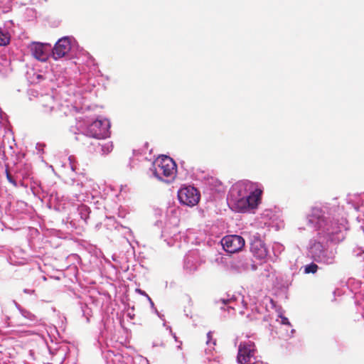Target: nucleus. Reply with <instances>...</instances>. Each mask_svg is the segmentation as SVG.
<instances>
[{"instance_id":"f257e3e1","label":"nucleus","mask_w":364,"mask_h":364,"mask_svg":"<svg viewBox=\"0 0 364 364\" xmlns=\"http://www.w3.org/2000/svg\"><path fill=\"white\" fill-rule=\"evenodd\" d=\"M307 224L317 231V237L309 240L307 246L308 257L314 262L326 265L337 263V248L328 242L343 240L341 227L332 220L326 207L314 206L306 215Z\"/></svg>"},{"instance_id":"f03ea898","label":"nucleus","mask_w":364,"mask_h":364,"mask_svg":"<svg viewBox=\"0 0 364 364\" xmlns=\"http://www.w3.org/2000/svg\"><path fill=\"white\" fill-rule=\"evenodd\" d=\"M262 193L260 184L249 181H240L230 189L227 202L232 210L245 212L258 205Z\"/></svg>"},{"instance_id":"7ed1b4c3","label":"nucleus","mask_w":364,"mask_h":364,"mask_svg":"<svg viewBox=\"0 0 364 364\" xmlns=\"http://www.w3.org/2000/svg\"><path fill=\"white\" fill-rule=\"evenodd\" d=\"M149 173L161 181L170 183L176 176V164L171 157L162 156L154 161Z\"/></svg>"},{"instance_id":"20e7f679","label":"nucleus","mask_w":364,"mask_h":364,"mask_svg":"<svg viewBox=\"0 0 364 364\" xmlns=\"http://www.w3.org/2000/svg\"><path fill=\"white\" fill-rule=\"evenodd\" d=\"M111 124L109 119H97L90 124L88 125L86 129V134H80L76 137L77 140H80L82 138L87 136L95 139H105L110 136Z\"/></svg>"},{"instance_id":"39448f33","label":"nucleus","mask_w":364,"mask_h":364,"mask_svg":"<svg viewBox=\"0 0 364 364\" xmlns=\"http://www.w3.org/2000/svg\"><path fill=\"white\" fill-rule=\"evenodd\" d=\"M257 349L254 342L251 341H242L238 346L237 362L240 364H256Z\"/></svg>"},{"instance_id":"423d86ee","label":"nucleus","mask_w":364,"mask_h":364,"mask_svg":"<svg viewBox=\"0 0 364 364\" xmlns=\"http://www.w3.org/2000/svg\"><path fill=\"white\" fill-rule=\"evenodd\" d=\"M200 192L191 186H183L178 191L179 202L182 205L188 207H193L197 205L200 200Z\"/></svg>"},{"instance_id":"0eeeda50","label":"nucleus","mask_w":364,"mask_h":364,"mask_svg":"<svg viewBox=\"0 0 364 364\" xmlns=\"http://www.w3.org/2000/svg\"><path fill=\"white\" fill-rule=\"evenodd\" d=\"M221 245L225 252L232 254L243 248L245 240L237 235H226L222 239Z\"/></svg>"},{"instance_id":"6e6552de","label":"nucleus","mask_w":364,"mask_h":364,"mask_svg":"<svg viewBox=\"0 0 364 364\" xmlns=\"http://www.w3.org/2000/svg\"><path fill=\"white\" fill-rule=\"evenodd\" d=\"M74 38L70 36H64L60 38L55 44L52 50V56L55 60H58L65 56L73 47Z\"/></svg>"},{"instance_id":"1a4fd4ad","label":"nucleus","mask_w":364,"mask_h":364,"mask_svg":"<svg viewBox=\"0 0 364 364\" xmlns=\"http://www.w3.org/2000/svg\"><path fill=\"white\" fill-rule=\"evenodd\" d=\"M250 251L255 257L259 259H264L268 255L267 248L258 234L254 235L251 238Z\"/></svg>"},{"instance_id":"9d476101","label":"nucleus","mask_w":364,"mask_h":364,"mask_svg":"<svg viewBox=\"0 0 364 364\" xmlns=\"http://www.w3.org/2000/svg\"><path fill=\"white\" fill-rule=\"evenodd\" d=\"M205 260L200 257L198 251L191 250L185 256L184 269L188 272H193L198 269Z\"/></svg>"},{"instance_id":"9b49d317","label":"nucleus","mask_w":364,"mask_h":364,"mask_svg":"<svg viewBox=\"0 0 364 364\" xmlns=\"http://www.w3.org/2000/svg\"><path fill=\"white\" fill-rule=\"evenodd\" d=\"M32 55L37 60L45 62L49 56L50 45L39 42H33L29 46Z\"/></svg>"},{"instance_id":"f8f14e48","label":"nucleus","mask_w":364,"mask_h":364,"mask_svg":"<svg viewBox=\"0 0 364 364\" xmlns=\"http://www.w3.org/2000/svg\"><path fill=\"white\" fill-rule=\"evenodd\" d=\"M38 104L42 108V112L47 114L57 112L60 108L54 96L50 94L41 95L38 98Z\"/></svg>"},{"instance_id":"ddd939ff","label":"nucleus","mask_w":364,"mask_h":364,"mask_svg":"<svg viewBox=\"0 0 364 364\" xmlns=\"http://www.w3.org/2000/svg\"><path fill=\"white\" fill-rule=\"evenodd\" d=\"M31 165L28 164H18L16 168V178L21 181V186H23V180L29 179L32 176Z\"/></svg>"},{"instance_id":"4468645a","label":"nucleus","mask_w":364,"mask_h":364,"mask_svg":"<svg viewBox=\"0 0 364 364\" xmlns=\"http://www.w3.org/2000/svg\"><path fill=\"white\" fill-rule=\"evenodd\" d=\"M220 309L223 311H227L229 314L230 311H235L237 306V298L234 296L231 298H221L215 301Z\"/></svg>"},{"instance_id":"2eb2a0df","label":"nucleus","mask_w":364,"mask_h":364,"mask_svg":"<svg viewBox=\"0 0 364 364\" xmlns=\"http://www.w3.org/2000/svg\"><path fill=\"white\" fill-rule=\"evenodd\" d=\"M83 191V186L81 183H73L70 186V195L68 197L73 198V200L80 201L82 200Z\"/></svg>"},{"instance_id":"dca6fc26","label":"nucleus","mask_w":364,"mask_h":364,"mask_svg":"<svg viewBox=\"0 0 364 364\" xmlns=\"http://www.w3.org/2000/svg\"><path fill=\"white\" fill-rule=\"evenodd\" d=\"M50 353L54 357H57L55 360L58 361L60 364H62L65 358V349L59 347L58 348L53 349L50 347L48 348Z\"/></svg>"},{"instance_id":"f3484780","label":"nucleus","mask_w":364,"mask_h":364,"mask_svg":"<svg viewBox=\"0 0 364 364\" xmlns=\"http://www.w3.org/2000/svg\"><path fill=\"white\" fill-rule=\"evenodd\" d=\"M104 357L107 364H115L117 361H120L122 355L114 353L112 350H107L104 353Z\"/></svg>"},{"instance_id":"a211bd4d","label":"nucleus","mask_w":364,"mask_h":364,"mask_svg":"<svg viewBox=\"0 0 364 364\" xmlns=\"http://www.w3.org/2000/svg\"><path fill=\"white\" fill-rule=\"evenodd\" d=\"M11 34L6 28L0 27V46H5L10 43Z\"/></svg>"},{"instance_id":"6ab92c4d","label":"nucleus","mask_w":364,"mask_h":364,"mask_svg":"<svg viewBox=\"0 0 364 364\" xmlns=\"http://www.w3.org/2000/svg\"><path fill=\"white\" fill-rule=\"evenodd\" d=\"M77 212L81 219L83 220L85 223H87V219L89 218V215L90 213V208L86 205H81L78 207Z\"/></svg>"},{"instance_id":"aec40b11","label":"nucleus","mask_w":364,"mask_h":364,"mask_svg":"<svg viewBox=\"0 0 364 364\" xmlns=\"http://www.w3.org/2000/svg\"><path fill=\"white\" fill-rule=\"evenodd\" d=\"M48 197H49L48 201L50 204H54L55 203H58V202L61 201L63 198V196H60L59 193H58L57 191H54L50 192Z\"/></svg>"},{"instance_id":"412c9836","label":"nucleus","mask_w":364,"mask_h":364,"mask_svg":"<svg viewBox=\"0 0 364 364\" xmlns=\"http://www.w3.org/2000/svg\"><path fill=\"white\" fill-rule=\"evenodd\" d=\"M319 269L318 264L315 262H312L309 264L304 266V273L305 274H315L318 269Z\"/></svg>"},{"instance_id":"4be33fe9","label":"nucleus","mask_w":364,"mask_h":364,"mask_svg":"<svg viewBox=\"0 0 364 364\" xmlns=\"http://www.w3.org/2000/svg\"><path fill=\"white\" fill-rule=\"evenodd\" d=\"M99 146H100L101 151L102 154H108L113 149L112 142L109 141L103 144H98Z\"/></svg>"},{"instance_id":"5701e85b","label":"nucleus","mask_w":364,"mask_h":364,"mask_svg":"<svg viewBox=\"0 0 364 364\" xmlns=\"http://www.w3.org/2000/svg\"><path fill=\"white\" fill-rule=\"evenodd\" d=\"M21 316L31 321H37V317L27 309H21Z\"/></svg>"},{"instance_id":"b1692460","label":"nucleus","mask_w":364,"mask_h":364,"mask_svg":"<svg viewBox=\"0 0 364 364\" xmlns=\"http://www.w3.org/2000/svg\"><path fill=\"white\" fill-rule=\"evenodd\" d=\"M352 254L356 257H363L364 259V248L363 247H355L353 249Z\"/></svg>"},{"instance_id":"393cba45","label":"nucleus","mask_w":364,"mask_h":364,"mask_svg":"<svg viewBox=\"0 0 364 364\" xmlns=\"http://www.w3.org/2000/svg\"><path fill=\"white\" fill-rule=\"evenodd\" d=\"M69 161V165L71 168V170L74 172H76L78 171V168L77 166V161L75 160V158L74 156H70L68 158Z\"/></svg>"},{"instance_id":"a878e982","label":"nucleus","mask_w":364,"mask_h":364,"mask_svg":"<svg viewBox=\"0 0 364 364\" xmlns=\"http://www.w3.org/2000/svg\"><path fill=\"white\" fill-rule=\"evenodd\" d=\"M6 178L9 181V182L16 187L18 186L17 181L19 179L16 178V174L14 175V176H11V174L9 173V171L6 169Z\"/></svg>"},{"instance_id":"bb28decb","label":"nucleus","mask_w":364,"mask_h":364,"mask_svg":"<svg viewBox=\"0 0 364 364\" xmlns=\"http://www.w3.org/2000/svg\"><path fill=\"white\" fill-rule=\"evenodd\" d=\"M11 6L10 0H0V8L9 9Z\"/></svg>"},{"instance_id":"cd10ccee","label":"nucleus","mask_w":364,"mask_h":364,"mask_svg":"<svg viewBox=\"0 0 364 364\" xmlns=\"http://www.w3.org/2000/svg\"><path fill=\"white\" fill-rule=\"evenodd\" d=\"M207 344L208 345H210L211 343L215 346V343H216V341L215 340H213L212 338V335H211V332H208L207 333Z\"/></svg>"},{"instance_id":"c85d7f7f","label":"nucleus","mask_w":364,"mask_h":364,"mask_svg":"<svg viewBox=\"0 0 364 364\" xmlns=\"http://www.w3.org/2000/svg\"><path fill=\"white\" fill-rule=\"evenodd\" d=\"M279 317L281 318V323L284 325L291 326L290 322L289 321V319L284 316L280 315Z\"/></svg>"},{"instance_id":"c756f323","label":"nucleus","mask_w":364,"mask_h":364,"mask_svg":"<svg viewBox=\"0 0 364 364\" xmlns=\"http://www.w3.org/2000/svg\"><path fill=\"white\" fill-rule=\"evenodd\" d=\"M23 292L28 294H33L35 293L34 289H24Z\"/></svg>"},{"instance_id":"7c9ffc66","label":"nucleus","mask_w":364,"mask_h":364,"mask_svg":"<svg viewBox=\"0 0 364 364\" xmlns=\"http://www.w3.org/2000/svg\"><path fill=\"white\" fill-rule=\"evenodd\" d=\"M13 302H14L15 306L16 307V309L21 313V309H23V308L21 307V306L18 303H17L15 300H14Z\"/></svg>"},{"instance_id":"2f4dec72","label":"nucleus","mask_w":364,"mask_h":364,"mask_svg":"<svg viewBox=\"0 0 364 364\" xmlns=\"http://www.w3.org/2000/svg\"><path fill=\"white\" fill-rule=\"evenodd\" d=\"M147 299L149 300V301L150 303L151 307L152 309H154L156 311V312H157V310L156 309V308L154 306V304L153 301L151 300V299L149 297V296L147 297Z\"/></svg>"},{"instance_id":"473e14b6","label":"nucleus","mask_w":364,"mask_h":364,"mask_svg":"<svg viewBox=\"0 0 364 364\" xmlns=\"http://www.w3.org/2000/svg\"><path fill=\"white\" fill-rule=\"evenodd\" d=\"M136 291L141 295L145 296L146 298L149 296V295L143 290L141 289H136Z\"/></svg>"},{"instance_id":"72a5a7b5","label":"nucleus","mask_w":364,"mask_h":364,"mask_svg":"<svg viewBox=\"0 0 364 364\" xmlns=\"http://www.w3.org/2000/svg\"><path fill=\"white\" fill-rule=\"evenodd\" d=\"M168 328H169V330H170V333H171V335L173 336V338L175 339V341H176V342H178V338H177V336H176V333H173V332H172L171 327H168Z\"/></svg>"},{"instance_id":"f704fd0d","label":"nucleus","mask_w":364,"mask_h":364,"mask_svg":"<svg viewBox=\"0 0 364 364\" xmlns=\"http://www.w3.org/2000/svg\"><path fill=\"white\" fill-rule=\"evenodd\" d=\"M124 229L126 230L125 233H129V235H132V230L129 228H124Z\"/></svg>"},{"instance_id":"c9c22d12","label":"nucleus","mask_w":364,"mask_h":364,"mask_svg":"<svg viewBox=\"0 0 364 364\" xmlns=\"http://www.w3.org/2000/svg\"><path fill=\"white\" fill-rule=\"evenodd\" d=\"M241 303L242 304L244 308H247V303H245L243 299H242Z\"/></svg>"},{"instance_id":"e433bc0d","label":"nucleus","mask_w":364,"mask_h":364,"mask_svg":"<svg viewBox=\"0 0 364 364\" xmlns=\"http://www.w3.org/2000/svg\"><path fill=\"white\" fill-rule=\"evenodd\" d=\"M181 345H182V342H181V341H180V342H179V345L177 346V348H178V349H181Z\"/></svg>"},{"instance_id":"4c0bfd02","label":"nucleus","mask_w":364,"mask_h":364,"mask_svg":"<svg viewBox=\"0 0 364 364\" xmlns=\"http://www.w3.org/2000/svg\"><path fill=\"white\" fill-rule=\"evenodd\" d=\"M240 314H243L244 311H240Z\"/></svg>"}]
</instances>
